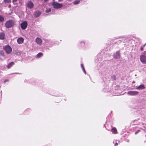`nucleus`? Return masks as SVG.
Here are the masks:
<instances>
[{
    "mask_svg": "<svg viewBox=\"0 0 146 146\" xmlns=\"http://www.w3.org/2000/svg\"><path fill=\"white\" fill-rule=\"evenodd\" d=\"M4 49L5 50L7 54H9L11 53L12 51V49L9 45H6L3 47Z\"/></svg>",
    "mask_w": 146,
    "mask_h": 146,
    "instance_id": "f257e3e1",
    "label": "nucleus"
},
{
    "mask_svg": "<svg viewBox=\"0 0 146 146\" xmlns=\"http://www.w3.org/2000/svg\"><path fill=\"white\" fill-rule=\"evenodd\" d=\"M14 25V22L12 21H8L5 23V26L7 28H10L13 27Z\"/></svg>",
    "mask_w": 146,
    "mask_h": 146,
    "instance_id": "f03ea898",
    "label": "nucleus"
},
{
    "mask_svg": "<svg viewBox=\"0 0 146 146\" xmlns=\"http://www.w3.org/2000/svg\"><path fill=\"white\" fill-rule=\"evenodd\" d=\"M52 5L54 8L56 9L60 8L62 6V4H60L56 2H53L52 4Z\"/></svg>",
    "mask_w": 146,
    "mask_h": 146,
    "instance_id": "7ed1b4c3",
    "label": "nucleus"
},
{
    "mask_svg": "<svg viewBox=\"0 0 146 146\" xmlns=\"http://www.w3.org/2000/svg\"><path fill=\"white\" fill-rule=\"evenodd\" d=\"M139 93V92L137 91H129L127 92L128 95L131 96L137 95Z\"/></svg>",
    "mask_w": 146,
    "mask_h": 146,
    "instance_id": "20e7f679",
    "label": "nucleus"
},
{
    "mask_svg": "<svg viewBox=\"0 0 146 146\" xmlns=\"http://www.w3.org/2000/svg\"><path fill=\"white\" fill-rule=\"evenodd\" d=\"M28 24L26 21L23 22L21 24V26L23 30H25Z\"/></svg>",
    "mask_w": 146,
    "mask_h": 146,
    "instance_id": "39448f33",
    "label": "nucleus"
},
{
    "mask_svg": "<svg viewBox=\"0 0 146 146\" xmlns=\"http://www.w3.org/2000/svg\"><path fill=\"white\" fill-rule=\"evenodd\" d=\"M141 61L143 64H146V56L144 55H141L140 57Z\"/></svg>",
    "mask_w": 146,
    "mask_h": 146,
    "instance_id": "423d86ee",
    "label": "nucleus"
},
{
    "mask_svg": "<svg viewBox=\"0 0 146 146\" xmlns=\"http://www.w3.org/2000/svg\"><path fill=\"white\" fill-rule=\"evenodd\" d=\"M36 42L38 44L40 45L42 44V40L39 38H37L35 40Z\"/></svg>",
    "mask_w": 146,
    "mask_h": 146,
    "instance_id": "0eeeda50",
    "label": "nucleus"
},
{
    "mask_svg": "<svg viewBox=\"0 0 146 146\" xmlns=\"http://www.w3.org/2000/svg\"><path fill=\"white\" fill-rule=\"evenodd\" d=\"M114 57L115 58L118 59L120 57V53L118 52H117L114 54Z\"/></svg>",
    "mask_w": 146,
    "mask_h": 146,
    "instance_id": "6e6552de",
    "label": "nucleus"
},
{
    "mask_svg": "<svg viewBox=\"0 0 146 146\" xmlns=\"http://www.w3.org/2000/svg\"><path fill=\"white\" fill-rule=\"evenodd\" d=\"M24 39L23 38L20 37L17 40V42L19 44H21L23 42Z\"/></svg>",
    "mask_w": 146,
    "mask_h": 146,
    "instance_id": "1a4fd4ad",
    "label": "nucleus"
},
{
    "mask_svg": "<svg viewBox=\"0 0 146 146\" xmlns=\"http://www.w3.org/2000/svg\"><path fill=\"white\" fill-rule=\"evenodd\" d=\"M145 87L144 85H140L136 87V89L137 90H142L145 89Z\"/></svg>",
    "mask_w": 146,
    "mask_h": 146,
    "instance_id": "9d476101",
    "label": "nucleus"
},
{
    "mask_svg": "<svg viewBox=\"0 0 146 146\" xmlns=\"http://www.w3.org/2000/svg\"><path fill=\"white\" fill-rule=\"evenodd\" d=\"M33 4L32 2L29 1L28 2L27 6L29 8H32L33 7Z\"/></svg>",
    "mask_w": 146,
    "mask_h": 146,
    "instance_id": "9b49d317",
    "label": "nucleus"
},
{
    "mask_svg": "<svg viewBox=\"0 0 146 146\" xmlns=\"http://www.w3.org/2000/svg\"><path fill=\"white\" fill-rule=\"evenodd\" d=\"M0 38L2 40H3L5 38V36L4 33H1L0 34Z\"/></svg>",
    "mask_w": 146,
    "mask_h": 146,
    "instance_id": "f8f14e48",
    "label": "nucleus"
},
{
    "mask_svg": "<svg viewBox=\"0 0 146 146\" xmlns=\"http://www.w3.org/2000/svg\"><path fill=\"white\" fill-rule=\"evenodd\" d=\"M40 14V12L39 11L35 12L34 14L35 16L36 17H38Z\"/></svg>",
    "mask_w": 146,
    "mask_h": 146,
    "instance_id": "ddd939ff",
    "label": "nucleus"
},
{
    "mask_svg": "<svg viewBox=\"0 0 146 146\" xmlns=\"http://www.w3.org/2000/svg\"><path fill=\"white\" fill-rule=\"evenodd\" d=\"M43 55V54L42 53H38L36 56V58H39L42 57Z\"/></svg>",
    "mask_w": 146,
    "mask_h": 146,
    "instance_id": "4468645a",
    "label": "nucleus"
},
{
    "mask_svg": "<svg viewBox=\"0 0 146 146\" xmlns=\"http://www.w3.org/2000/svg\"><path fill=\"white\" fill-rule=\"evenodd\" d=\"M14 64V63L13 62H11L7 66V68H10L13 64Z\"/></svg>",
    "mask_w": 146,
    "mask_h": 146,
    "instance_id": "2eb2a0df",
    "label": "nucleus"
},
{
    "mask_svg": "<svg viewBox=\"0 0 146 146\" xmlns=\"http://www.w3.org/2000/svg\"><path fill=\"white\" fill-rule=\"evenodd\" d=\"M111 131L114 133H116L117 131L116 129L115 128H113L111 129Z\"/></svg>",
    "mask_w": 146,
    "mask_h": 146,
    "instance_id": "dca6fc26",
    "label": "nucleus"
},
{
    "mask_svg": "<svg viewBox=\"0 0 146 146\" xmlns=\"http://www.w3.org/2000/svg\"><path fill=\"white\" fill-rule=\"evenodd\" d=\"M80 2L79 0H76L73 2L74 4L76 5L78 4Z\"/></svg>",
    "mask_w": 146,
    "mask_h": 146,
    "instance_id": "f3484780",
    "label": "nucleus"
},
{
    "mask_svg": "<svg viewBox=\"0 0 146 146\" xmlns=\"http://www.w3.org/2000/svg\"><path fill=\"white\" fill-rule=\"evenodd\" d=\"M81 66L82 68L83 69V71L85 73V74H86V72L85 70V69L84 68V67L83 64H81Z\"/></svg>",
    "mask_w": 146,
    "mask_h": 146,
    "instance_id": "a211bd4d",
    "label": "nucleus"
},
{
    "mask_svg": "<svg viewBox=\"0 0 146 146\" xmlns=\"http://www.w3.org/2000/svg\"><path fill=\"white\" fill-rule=\"evenodd\" d=\"M51 11V9L50 8H47L46 12V13H48Z\"/></svg>",
    "mask_w": 146,
    "mask_h": 146,
    "instance_id": "6ab92c4d",
    "label": "nucleus"
},
{
    "mask_svg": "<svg viewBox=\"0 0 146 146\" xmlns=\"http://www.w3.org/2000/svg\"><path fill=\"white\" fill-rule=\"evenodd\" d=\"M11 1V0H4V1L6 3H10Z\"/></svg>",
    "mask_w": 146,
    "mask_h": 146,
    "instance_id": "aec40b11",
    "label": "nucleus"
},
{
    "mask_svg": "<svg viewBox=\"0 0 146 146\" xmlns=\"http://www.w3.org/2000/svg\"><path fill=\"white\" fill-rule=\"evenodd\" d=\"M4 20V17L0 15V21H3Z\"/></svg>",
    "mask_w": 146,
    "mask_h": 146,
    "instance_id": "412c9836",
    "label": "nucleus"
},
{
    "mask_svg": "<svg viewBox=\"0 0 146 146\" xmlns=\"http://www.w3.org/2000/svg\"><path fill=\"white\" fill-rule=\"evenodd\" d=\"M81 44H84V42H81Z\"/></svg>",
    "mask_w": 146,
    "mask_h": 146,
    "instance_id": "4be33fe9",
    "label": "nucleus"
},
{
    "mask_svg": "<svg viewBox=\"0 0 146 146\" xmlns=\"http://www.w3.org/2000/svg\"><path fill=\"white\" fill-rule=\"evenodd\" d=\"M8 81V80H6L5 81H4V82H7V81Z\"/></svg>",
    "mask_w": 146,
    "mask_h": 146,
    "instance_id": "5701e85b",
    "label": "nucleus"
},
{
    "mask_svg": "<svg viewBox=\"0 0 146 146\" xmlns=\"http://www.w3.org/2000/svg\"><path fill=\"white\" fill-rule=\"evenodd\" d=\"M117 145V143H115V146H116V145Z\"/></svg>",
    "mask_w": 146,
    "mask_h": 146,
    "instance_id": "b1692460",
    "label": "nucleus"
},
{
    "mask_svg": "<svg viewBox=\"0 0 146 146\" xmlns=\"http://www.w3.org/2000/svg\"><path fill=\"white\" fill-rule=\"evenodd\" d=\"M138 132L137 131L135 133V134H136Z\"/></svg>",
    "mask_w": 146,
    "mask_h": 146,
    "instance_id": "393cba45",
    "label": "nucleus"
},
{
    "mask_svg": "<svg viewBox=\"0 0 146 146\" xmlns=\"http://www.w3.org/2000/svg\"><path fill=\"white\" fill-rule=\"evenodd\" d=\"M143 48H141V50H143Z\"/></svg>",
    "mask_w": 146,
    "mask_h": 146,
    "instance_id": "a878e982",
    "label": "nucleus"
},
{
    "mask_svg": "<svg viewBox=\"0 0 146 146\" xmlns=\"http://www.w3.org/2000/svg\"><path fill=\"white\" fill-rule=\"evenodd\" d=\"M139 131H140V130H138L137 131L138 132H139Z\"/></svg>",
    "mask_w": 146,
    "mask_h": 146,
    "instance_id": "bb28decb",
    "label": "nucleus"
},
{
    "mask_svg": "<svg viewBox=\"0 0 146 146\" xmlns=\"http://www.w3.org/2000/svg\"><path fill=\"white\" fill-rule=\"evenodd\" d=\"M48 0H45V1H47Z\"/></svg>",
    "mask_w": 146,
    "mask_h": 146,
    "instance_id": "cd10ccee",
    "label": "nucleus"
},
{
    "mask_svg": "<svg viewBox=\"0 0 146 146\" xmlns=\"http://www.w3.org/2000/svg\"><path fill=\"white\" fill-rule=\"evenodd\" d=\"M133 82V83H135V82Z\"/></svg>",
    "mask_w": 146,
    "mask_h": 146,
    "instance_id": "c85d7f7f",
    "label": "nucleus"
}]
</instances>
